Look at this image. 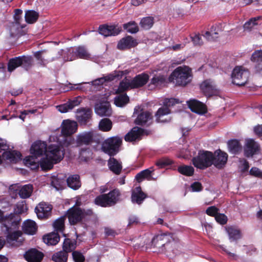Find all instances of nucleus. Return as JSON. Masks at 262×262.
<instances>
[{
    "label": "nucleus",
    "mask_w": 262,
    "mask_h": 262,
    "mask_svg": "<svg viewBox=\"0 0 262 262\" xmlns=\"http://www.w3.org/2000/svg\"><path fill=\"white\" fill-rule=\"evenodd\" d=\"M30 152L37 157L45 152V156L40 159V166L43 170H49L52 168L54 164L63 159L64 149L55 142H52L47 147L46 142L37 141L32 145Z\"/></svg>",
    "instance_id": "nucleus-1"
},
{
    "label": "nucleus",
    "mask_w": 262,
    "mask_h": 262,
    "mask_svg": "<svg viewBox=\"0 0 262 262\" xmlns=\"http://www.w3.org/2000/svg\"><path fill=\"white\" fill-rule=\"evenodd\" d=\"M78 124L75 121L69 119L64 120L61 125V135H53L50 136L49 141L55 142L64 149L74 142V139L71 135L77 130Z\"/></svg>",
    "instance_id": "nucleus-2"
},
{
    "label": "nucleus",
    "mask_w": 262,
    "mask_h": 262,
    "mask_svg": "<svg viewBox=\"0 0 262 262\" xmlns=\"http://www.w3.org/2000/svg\"><path fill=\"white\" fill-rule=\"evenodd\" d=\"M191 70L187 66H180L176 68L169 77V81L176 85L185 86L192 80Z\"/></svg>",
    "instance_id": "nucleus-3"
},
{
    "label": "nucleus",
    "mask_w": 262,
    "mask_h": 262,
    "mask_svg": "<svg viewBox=\"0 0 262 262\" xmlns=\"http://www.w3.org/2000/svg\"><path fill=\"white\" fill-rule=\"evenodd\" d=\"M148 79L149 76L146 74H139L133 79L125 78L120 83L116 93H122L129 89L141 87L147 83Z\"/></svg>",
    "instance_id": "nucleus-4"
},
{
    "label": "nucleus",
    "mask_w": 262,
    "mask_h": 262,
    "mask_svg": "<svg viewBox=\"0 0 262 262\" xmlns=\"http://www.w3.org/2000/svg\"><path fill=\"white\" fill-rule=\"evenodd\" d=\"M120 192L118 189H114L107 194L98 196L95 200L96 205L101 207H108L114 205L119 200Z\"/></svg>",
    "instance_id": "nucleus-5"
},
{
    "label": "nucleus",
    "mask_w": 262,
    "mask_h": 262,
    "mask_svg": "<svg viewBox=\"0 0 262 262\" xmlns=\"http://www.w3.org/2000/svg\"><path fill=\"white\" fill-rule=\"evenodd\" d=\"M213 153L208 151H200L197 157L192 160L194 166L200 169H205L212 165Z\"/></svg>",
    "instance_id": "nucleus-6"
},
{
    "label": "nucleus",
    "mask_w": 262,
    "mask_h": 262,
    "mask_svg": "<svg viewBox=\"0 0 262 262\" xmlns=\"http://www.w3.org/2000/svg\"><path fill=\"white\" fill-rule=\"evenodd\" d=\"M121 143L122 140L119 137L109 138L102 143V150L110 156H114L119 151Z\"/></svg>",
    "instance_id": "nucleus-7"
},
{
    "label": "nucleus",
    "mask_w": 262,
    "mask_h": 262,
    "mask_svg": "<svg viewBox=\"0 0 262 262\" xmlns=\"http://www.w3.org/2000/svg\"><path fill=\"white\" fill-rule=\"evenodd\" d=\"M249 73L242 67H235L232 73V83L238 86L244 85L248 81Z\"/></svg>",
    "instance_id": "nucleus-8"
},
{
    "label": "nucleus",
    "mask_w": 262,
    "mask_h": 262,
    "mask_svg": "<svg viewBox=\"0 0 262 262\" xmlns=\"http://www.w3.org/2000/svg\"><path fill=\"white\" fill-rule=\"evenodd\" d=\"M8 146L6 140L0 138V152L5 151L2 155L3 159L11 163H16L21 158V154L17 151L7 150Z\"/></svg>",
    "instance_id": "nucleus-9"
},
{
    "label": "nucleus",
    "mask_w": 262,
    "mask_h": 262,
    "mask_svg": "<svg viewBox=\"0 0 262 262\" xmlns=\"http://www.w3.org/2000/svg\"><path fill=\"white\" fill-rule=\"evenodd\" d=\"M18 224V223H17L16 227L12 226L10 224L8 231L5 230V228L2 230L5 233L7 234V241L8 243L13 246H19L21 243V240L19 239V237L21 236L22 233L19 231L15 230L17 228Z\"/></svg>",
    "instance_id": "nucleus-10"
},
{
    "label": "nucleus",
    "mask_w": 262,
    "mask_h": 262,
    "mask_svg": "<svg viewBox=\"0 0 262 262\" xmlns=\"http://www.w3.org/2000/svg\"><path fill=\"white\" fill-rule=\"evenodd\" d=\"M200 88L207 96L216 95L219 92V89L215 82L210 79H206L202 82L200 85Z\"/></svg>",
    "instance_id": "nucleus-11"
},
{
    "label": "nucleus",
    "mask_w": 262,
    "mask_h": 262,
    "mask_svg": "<svg viewBox=\"0 0 262 262\" xmlns=\"http://www.w3.org/2000/svg\"><path fill=\"white\" fill-rule=\"evenodd\" d=\"M19 220L18 216L14 213H10L8 215L4 216L3 212L0 210V222L2 224V230L5 228L8 231L9 230V225H11L12 226L16 227Z\"/></svg>",
    "instance_id": "nucleus-12"
},
{
    "label": "nucleus",
    "mask_w": 262,
    "mask_h": 262,
    "mask_svg": "<svg viewBox=\"0 0 262 262\" xmlns=\"http://www.w3.org/2000/svg\"><path fill=\"white\" fill-rule=\"evenodd\" d=\"M67 215L70 224L74 225L81 221L84 212L80 208L73 206L68 211Z\"/></svg>",
    "instance_id": "nucleus-13"
},
{
    "label": "nucleus",
    "mask_w": 262,
    "mask_h": 262,
    "mask_svg": "<svg viewBox=\"0 0 262 262\" xmlns=\"http://www.w3.org/2000/svg\"><path fill=\"white\" fill-rule=\"evenodd\" d=\"M170 237L166 234H160L155 236L152 240V245L154 247L159 248L161 251H163V247L169 248L171 245L170 243Z\"/></svg>",
    "instance_id": "nucleus-14"
},
{
    "label": "nucleus",
    "mask_w": 262,
    "mask_h": 262,
    "mask_svg": "<svg viewBox=\"0 0 262 262\" xmlns=\"http://www.w3.org/2000/svg\"><path fill=\"white\" fill-rule=\"evenodd\" d=\"M47 52L46 50H41L34 52L33 56L36 59V65L40 67H45L50 62L57 59V57L46 58L45 54Z\"/></svg>",
    "instance_id": "nucleus-15"
},
{
    "label": "nucleus",
    "mask_w": 262,
    "mask_h": 262,
    "mask_svg": "<svg viewBox=\"0 0 262 262\" xmlns=\"http://www.w3.org/2000/svg\"><path fill=\"white\" fill-rule=\"evenodd\" d=\"M228 155L221 150H216L213 154L212 164L217 168H222L226 163Z\"/></svg>",
    "instance_id": "nucleus-16"
},
{
    "label": "nucleus",
    "mask_w": 262,
    "mask_h": 262,
    "mask_svg": "<svg viewBox=\"0 0 262 262\" xmlns=\"http://www.w3.org/2000/svg\"><path fill=\"white\" fill-rule=\"evenodd\" d=\"M52 210V206L45 202L40 203L35 209L37 217L39 219H46L48 217Z\"/></svg>",
    "instance_id": "nucleus-17"
},
{
    "label": "nucleus",
    "mask_w": 262,
    "mask_h": 262,
    "mask_svg": "<svg viewBox=\"0 0 262 262\" xmlns=\"http://www.w3.org/2000/svg\"><path fill=\"white\" fill-rule=\"evenodd\" d=\"M259 149V145L254 140L249 139L246 140L244 146V154L246 157H252L258 151Z\"/></svg>",
    "instance_id": "nucleus-18"
},
{
    "label": "nucleus",
    "mask_w": 262,
    "mask_h": 262,
    "mask_svg": "<svg viewBox=\"0 0 262 262\" xmlns=\"http://www.w3.org/2000/svg\"><path fill=\"white\" fill-rule=\"evenodd\" d=\"M95 113L100 116H110L112 114V109L110 103L106 101L96 104Z\"/></svg>",
    "instance_id": "nucleus-19"
},
{
    "label": "nucleus",
    "mask_w": 262,
    "mask_h": 262,
    "mask_svg": "<svg viewBox=\"0 0 262 262\" xmlns=\"http://www.w3.org/2000/svg\"><path fill=\"white\" fill-rule=\"evenodd\" d=\"M92 111L90 108H81L78 110L76 113V119L81 125H85L91 118Z\"/></svg>",
    "instance_id": "nucleus-20"
},
{
    "label": "nucleus",
    "mask_w": 262,
    "mask_h": 262,
    "mask_svg": "<svg viewBox=\"0 0 262 262\" xmlns=\"http://www.w3.org/2000/svg\"><path fill=\"white\" fill-rule=\"evenodd\" d=\"M123 75L122 71H115L114 73H111L106 76L97 78L95 80L92 81V85H99L102 84L105 82L111 81L115 79L116 78L119 79Z\"/></svg>",
    "instance_id": "nucleus-21"
},
{
    "label": "nucleus",
    "mask_w": 262,
    "mask_h": 262,
    "mask_svg": "<svg viewBox=\"0 0 262 262\" xmlns=\"http://www.w3.org/2000/svg\"><path fill=\"white\" fill-rule=\"evenodd\" d=\"M99 33L104 36L118 35L121 29L117 26L102 25L99 27Z\"/></svg>",
    "instance_id": "nucleus-22"
},
{
    "label": "nucleus",
    "mask_w": 262,
    "mask_h": 262,
    "mask_svg": "<svg viewBox=\"0 0 262 262\" xmlns=\"http://www.w3.org/2000/svg\"><path fill=\"white\" fill-rule=\"evenodd\" d=\"M80 102L81 98L80 97H76L66 103L56 106V108L60 113H65L72 110L74 107L78 105Z\"/></svg>",
    "instance_id": "nucleus-23"
},
{
    "label": "nucleus",
    "mask_w": 262,
    "mask_h": 262,
    "mask_svg": "<svg viewBox=\"0 0 262 262\" xmlns=\"http://www.w3.org/2000/svg\"><path fill=\"white\" fill-rule=\"evenodd\" d=\"M57 59L61 58L62 63L75 59L74 50L72 48L61 49L58 52Z\"/></svg>",
    "instance_id": "nucleus-24"
},
{
    "label": "nucleus",
    "mask_w": 262,
    "mask_h": 262,
    "mask_svg": "<svg viewBox=\"0 0 262 262\" xmlns=\"http://www.w3.org/2000/svg\"><path fill=\"white\" fill-rule=\"evenodd\" d=\"M24 257L28 262H40L43 254L35 249H32L26 252Z\"/></svg>",
    "instance_id": "nucleus-25"
},
{
    "label": "nucleus",
    "mask_w": 262,
    "mask_h": 262,
    "mask_svg": "<svg viewBox=\"0 0 262 262\" xmlns=\"http://www.w3.org/2000/svg\"><path fill=\"white\" fill-rule=\"evenodd\" d=\"M188 105L191 111L195 113L203 114L206 112L205 105L196 100H191L188 101Z\"/></svg>",
    "instance_id": "nucleus-26"
},
{
    "label": "nucleus",
    "mask_w": 262,
    "mask_h": 262,
    "mask_svg": "<svg viewBox=\"0 0 262 262\" xmlns=\"http://www.w3.org/2000/svg\"><path fill=\"white\" fill-rule=\"evenodd\" d=\"M93 138V133L92 132H83L79 134L76 137V143L80 146L83 144H90Z\"/></svg>",
    "instance_id": "nucleus-27"
},
{
    "label": "nucleus",
    "mask_w": 262,
    "mask_h": 262,
    "mask_svg": "<svg viewBox=\"0 0 262 262\" xmlns=\"http://www.w3.org/2000/svg\"><path fill=\"white\" fill-rule=\"evenodd\" d=\"M170 111L168 108L162 107L157 111L155 117L157 122H167L170 120L168 115Z\"/></svg>",
    "instance_id": "nucleus-28"
},
{
    "label": "nucleus",
    "mask_w": 262,
    "mask_h": 262,
    "mask_svg": "<svg viewBox=\"0 0 262 262\" xmlns=\"http://www.w3.org/2000/svg\"><path fill=\"white\" fill-rule=\"evenodd\" d=\"M152 115L147 111L142 112L139 114L136 119L135 123L138 125L149 124L151 122Z\"/></svg>",
    "instance_id": "nucleus-29"
},
{
    "label": "nucleus",
    "mask_w": 262,
    "mask_h": 262,
    "mask_svg": "<svg viewBox=\"0 0 262 262\" xmlns=\"http://www.w3.org/2000/svg\"><path fill=\"white\" fill-rule=\"evenodd\" d=\"M23 14V11L21 9H15V13L14 15V18L15 20V24H13L10 29L11 36H14L18 33V30H15V29H18L19 25L20 24V20L22 19L21 15Z\"/></svg>",
    "instance_id": "nucleus-30"
},
{
    "label": "nucleus",
    "mask_w": 262,
    "mask_h": 262,
    "mask_svg": "<svg viewBox=\"0 0 262 262\" xmlns=\"http://www.w3.org/2000/svg\"><path fill=\"white\" fill-rule=\"evenodd\" d=\"M137 44L136 40L134 39L132 37L127 36L120 40L118 43L117 47L118 49L122 50L134 47Z\"/></svg>",
    "instance_id": "nucleus-31"
},
{
    "label": "nucleus",
    "mask_w": 262,
    "mask_h": 262,
    "mask_svg": "<svg viewBox=\"0 0 262 262\" xmlns=\"http://www.w3.org/2000/svg\"><path fill=\"white\" fill-rule=\"evenodd\" d=\"M37 226L36 223L31 220H27L24 222L23 230L24 232L29 235H33L36 233Z\"/></svg>",
    "instance_id": "nucleus-32"
},
{
    "label": "nucleus",
    "mask_w": 262,
    "mask_h": 262,
    "mask_svg": "<svg viewBox=\"0 0 262 262\" xmlns=\"http://www.w3.org/2000/svg\"><path fill=\"white\" fill-rule=\"evenodd\" d=\"M146 197V194L142 191L141 187H137L132 192V201L133 203L140 204Z\"/></svg>",
    "instance_id": "nucleus-33"
},
{
    "label": "nucleus",
    "mask_w": 262,
    "mask_h": 262,
    "mask_svg": "<svg viewBox=\"0 0 262 262\" xmlns=\"http://www.w3.org/2000/svg\"><path fill=\"white\" fill-rule=\"evenodd\" d=\"M142 134L143 130L141 128L135 127L125 135V140L126 141H134L139 140Z\"/></svg>",
    "instance_id": "nucleus-34"
},
{
    "label": "nucleus",
    "mask_w": 262,
    "mask_h": 262,
    "mask_svg": "<svg viewBox=\"0 0 262 262\" xmlns=\"http://www.w3.org/2000/svg\"><path fill=\"white\" fill-rule=\"evenodd\" d=\"M37 156L32 155L31 156L26 157L24 160V162L28 167L32 169H36L39 167L40 161Z\"/></svg>",
    "instance_id": "nucleus-35"
},
{
    "label": "nucleus",
    "mask_w": 262,
    "mask_h": 262,
    "mask_svg": "<svg viewBox=\"0 0 262 262\" xmlns=\"http://www.w3.org/2000/svg\"><path fill=\"white\" fill-rule=\"evenodd\" d=\"M43 241L47 245H55L59 241V236L57 233L52 232L45 235L43 237Z\"/></svg>",
    "instance_id": "nucleus-36"
},
{
    "label": "nucleus",
    "mask_w": 262,
    "mask_h": 262,
    "mask_svg": "<svg viewBox=\"0 0 262 262\" xmlns=\"http://www.w3.org/2000/svg\"><path fill=\"white\" fill-rule=\"evenodd\" d=\"M68 186L73 189H78L81 186L80 178L78 174H74L69 177L67 179Z\"/></svg>",
    "instance_id": "nucleus-37"
},
{
    "label": "nucleus",
    "mask_w": 262,
    "mask_h": 262,
    "mask_svg": "<svg viewBox=\"0 0 262 262\" xmlns=\"http://www.w3.org/2000/svg\"><path fill=\"white\" fill-rule=\"evenodd\" d=\"M221 30L219 26H212L210 31H206L204 37L209 41L214 40L218 37L219 32Z\"/></svg>",
    "instance_id": "nucleus-38"
},
{
    "label": "nucleus",
    "mask_w": 262,
    "mask_h": 262,
    "mask_svg": "<svg viewBox=\"0 0 262 262\" xmlns=\"http://www.w3.org/2000/svg\"><path fill=\"white\" fill-rule=\"evenodd\" d=\"M227 232L231 242H234L241 237L240 231L234 227H228L226 228Z\"/></svg>",
    "instance_id": "nucleus-39"
},
{
    "label": "nucleus",
    "mask_w": 262,
    "mask_h": 262,
    "mask_svg": "<svg viewBox=\"0 0 262 262\" xmlns=\"http://www.w3.org/2000/svg\"><path fill=\"white\" fill-rule=\"evenodd\" d=\"M74 53L75 59L76 58L84 59H90L91 58V54L84 47L79 46L76 48L75 51H74Z\"/></svg>",
    "instance_id": "nucleus-40"
},
{
    "label": "nucleus",
    "mask_w": 262,
    "mask_h": 262,
    "mask_svg": "<svg viewBox=\"0 0 262 262\" xmlns=\"http://www.w3.org/2000/svg\"><path fill=\"white\" fill-rule=\"evenodd\" d=\"M33 187L32 185H25L21 187H20L18 193L21 198L27 199L31 196L33 192Z\"/></svg>",
    "instance_id": "nucleus-41"
},
{
    "label": "nucleus",
    "mask_w": 262,
    "mask_h": 262,
    "mask_svg": "<svg viewBox=\"0 0 262 262\" xmlns=\"http://www.w3.org/2000/svg\"><path fill=\"white\" fill-rule=\"evenodd\" d=\"M110 169L115 173L118 174L122 169L121 164L114 158H110L108 162Z\"/></svg>",
    "instance_id": "nucleus-42"
},
{
    "label": "nucleus",
    "mask_w": 262,
    "mask_h": 262,
    "mask_svg": "<svg viewBox=\"0 0 262 262\" xmlns=\"http://www.w3.org/2000/svg\"><path fill=\"white\" fill-rule=\"evenodd\" d=\"M228 146L230 152L235 154L241 150L242 146L237 140H231L228 141Z\"/></svg>",
    "instance_id": "nucleus-43"
},
{
    "label": "nucleus",
    "mask_w": 262,
    "mask_h": 262,
    "mask_svg": "<svg viewBox=\"0 0 262 262\" xmlns=\"http://www.w3.org/2000/svg\"><path fill=\"white\" fill-rule=\"evenodd\" d=\"M76 241L75 239L65 238L63 243V250L67 253L72 251L76 248Z\"/></svg>",
    "instance_id": "nucleus-44"
},
{
    "label": "nucleus",
    "mask_w": 262,
    "mask_h": 262,
    "mask_svg": "<svg viewBox=\"0 0 262 262\" xmlns=\"http://www.w3.org/2000/svg\"><path fill=\"white\" fill-rule=\"evenodd\" d=\"M113 123L108 118H104L100 120L99 123V129L102 132H108L112 128Z\"/></svg>",
    "instance_id": "nucleus-45"
},
{
    "label": "nucleus",
    "mask_w": 262,
    "mask_h": 262,
    "mask_svg": "<svg viewBox=\"0 0 262 262\" xmlns=\"http://www.w3.org/2000/svg\"><path fill=\"white\" fill-rule=\"evenodd\" d=\"M129 101V97L126 94H120L117 96L114 99V103L116 106L122 107Z\"/></svg>",
    "instance_id": "nucleus-46"
},
{
    "label": "nucleus",
    "mask_w": 262,
    "mask_h": 262,
    "mask_svg": "<svg viewBox=\"0 0 262 262\" xmlns=\"http://www.w3.org/2000/svg\"><path fill=\"white\" fill-rule=\"evenodd\" d=\"M68 256V253L63 250L54 254L52 259L54 262H67Z\"/></svg>",
    "instance_id": "nucleus-47"
},
{
    "label": "nucleus",
    "mask_w": 262,
    "mask_h": 262,
    "mask_svg": "<svg viewBox=\"0 0 262 262\" xmlns=\"http://www.w3.org/2000/svg\"><path fill=\"white\" fill-rule=\"evenodd\" d=\"M20 61L21 67L26 70H29L33 65V58L31 56H21Z\"/></svg>",
    "instance_id": "nucleus-48"
},
{
    "label": "nucleus",
    "mask_w": 262,
    "mask_h": 262,
    "mask_svg": "<svg viewBox=\"0 0 262 262\" xmlns=\"http://www.w3.org/2000/svg\"><path fill=\"white\" fill-rule=\"evenodd\" d=\"M20 66H21L20 56L13 58L10 59L8 62V70L11 72Z\"/></svg>",
    "instance_id": "nucleus-49"
},
{
    "label": "nucleus",
    "mask_w": 262,
    "mask_h": 262,
    "mask_svg": "<svg viewBox=\"0 0 262 262\" xmlns=\"http://www.w3.org/2000/svg\"><path fill=\"white\" fill-rule=\"evenodd\" d=\"M25 17L28 23L33 24L37 20L38 14L33 10H28L26 12Z\"/></svg>",
    "instance_id": "nucleus-50"
},
{
    "label": "nucleus",
    "mask_w": 262,
    "mask_h": 262,
    "mask_svg": "<svg viewBox=\"0 0 262 262\" xmlns=\"http://www.w3.org/2000/svg\"><path fill=\"white\" fill-rule=\"evenodd\" d=\"M166 80V77L160 74L155 75L151 79L150 84L155 86H160L163 84Z\"/></svg>",
    "instance_id": "nucleus-51"
},
{
    "label": "nucleus",
    "mask_w": 262,
    "mask_h": 262,
    "mask_svg": "<svg viewBox=\"0 0 262 262\" xmlns=\"http://www.w3.org/2000/svg\"><path fill=\"white\" fill-rule=\"evenodd\" d=\"M151 171L149 169H146L138 173L136 176V179L139 182H141L144 179L150 180L151 177Z\"/></svg>",
    "instance_id": "nucleus-52"
},
{
    "label": "nucleus",
    "mask_w": 262,
    "mask_h": 262,
    "mask_svg": "<svg viewBox=\"0 0 262 262\" xmlns=\"http://www.w3.org/2000/svg\"><path fill=\"white\" fill-rule=\"evenodd\" d=\"M123 28L128 32L130 33H136L139 31L137 24L134 21H130L123 25Z\"/></svg>",
    "instance_id": "nucleus-53"
},
{
    "label": "nucleus",
    "mask_w": 262,
    "mask_h": 262,
    "mask_svg": "<svg viewBox=\"0 0 262 262\" xmlns=\"http://www.w3.org/2000/svg\"><path fill=\"white\" fill-rule=\"evenodd\" d=\"M141 27L145 29H150L154 24V18L152 17H146L143 18L140 21Z\"/></svg>",
    "instance_id": "nucleus-54"
},
{
    "label": "nucleus",
    "mask_w": 262,
    "mask_h": 262,
    "mask_svg": "<svg viewBox=\"0 0 262 262\" xmlns=\"http://www.w3.org/2000/svg\"><path fill=\"white\" fill-rule=\"evenodd\" d=\"M178 169L180 173L187 176H191L194 172V168L191 166L182 165L179 166Z\"/></svg>",
    "instance_id": "nucleus-55"
},
{
    "label": "nucleus",
    "mask_w": 262,
    "mask_h": 262,
    "mask_svg": "<svg viewBox=\"0 0 262 262\" xmlns=\"http://www.w3.org/2000/svg\"><path fill=\"white\" fill-rule=\"evenodd\" d=\"M64 220L65 217L63 216L60 217L54 222L53 226L56 231L63 232L64 227Z\"/></svg>",
    "instance_id": "nucleus-56"
},
{
    "label": "nucleus",
    "mask_w": 262,
    "mask_h": 262,
    "mask_svg": "<svg viewBox=\"0 0 262 262\" xmlns=\"http://www.w3.org/2000/svg\"><path fill=\"white\" fill-rule=\"evenodd\" d=\"M259 17H254L250 19L249 21L245 23L244 25V29L245 30L250 31L255 26L257 25V20Z\"/></svg>",
    "instance_id": "nucleus-57"
},
{
    "label": "nucleus",
    "mask_w": 262,
    "mask_h": 262,
    "mask_svg": "<svg viewBox=\"0 0 262 262\" xmlns=\"http://www.w3.org/2000/svg\"><path fill=\"white\" fill-rule=\"evenodd\" d=\"M27 210V205L25 201L18 202L16 205L15 211L16 213L21 214L25 212Z\"/></svg>",
    "instance_id": "nucleus-58"
},
{
    "label": "nucleus",
    "mask_w": 262,
    "mask_h": 262,
    "mask_svg": "<svg viewBox=\"0 0 262 262\" xmlns=\"http://www.w3.org/2000/svg\"><path fill=\"white\" fill-rule=\"evenodd\" d=\"M251 60L256 63L262 62V50H257L253 52L251 57Z\"/></svg>",
    "instance_id": "nucleus-59"
},
{
    "label": "nucleus",
    "mask_w": 262,
    "mask_h": 262,
    "mask_svg": "<svg viewBox=\"0 0 262 262\" xmlns=\"http://www.w3.org/2000/svg\"><path fill=\"white\" fill-rule=\"evenodd\" d=\"M171 163L170 160L163 158L158 160L156 162V165L160 168H163L167 165H170Z\"/></svg>",
    "instance_id": "nucleus-60"
},
{
    "label": "nucleus",
    "mask_w": 262,
    "mask_h": 262,
    "mask_svg": "<svg viewBox=\"0 0 262 262\" xmlns=\"http://www.w3.org/2000/svg\"><path fill=\"white\" fill-rule=\"evenodd\" d=\"M73 258L75 262H83L85 258L82 254L78 251H74L72 253Z\"/></svg>",
    "instance_id": "nucleus-61"
},
{
    "label": "nucleus",
    "mask_w": 262,
    "mask_h": 262,
    "mask_svg": "<svg viewBox=\"0 0 262 262\" xmlns=\"http://www.w3.org/2000/svg\"><path fill=\"white\" fill-rule=\"evenodd\" d=\"M92 155V152L89 148L81 149L80 152V157L81 159L86 161Z\"/></svg>",
    "instance_id": "nucleus-62"
},
{
    "label": "nucleus",
    "mask_w": 262,
    "mask_h": 262,
    "mask_svg": "<svg viewBox=\"0 0 262 262\" xmlns=\"http://www.w3.org/2000/svg\"><path fill=\"white\" fill-rule=\"evenodd\" d=\"M179 101L178 100L174 98L165 99L163 102L164 107L168 108V107L173 106L176 103H179Z\"/></svg>",
    "instance_id": "nucleus-63"
},
{
    "label": "nucleus",
    "mask_w": 262,
    "mask_h": 262,
    "mask_svg": "<svg viewBox=\"0 0 262 262\" xmlns=\"http://www.w3.org/2000/svg\"><path fill=\"white\" fill-rule=\"evenodd\" d=\"M215 219L217 223L222 225L226 224L227 221V216L221 213L217 214L215 216Z\"/></svg>",
    "instance_id": "nucleus-64"
}]
</instances>
